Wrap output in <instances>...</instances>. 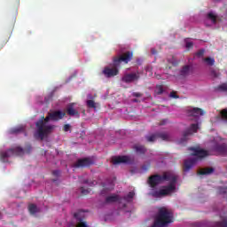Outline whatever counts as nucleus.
Listing matches in <instances>:
<instances>
[{
	"label": "nucleus",
	"mask_w": 227,
	"mask_h": 227,
	"mask_svg": "<svg viewBox=\"0 0 227 227\" xmlns=\"http://www.w3.org/2000/svg\"><path fill=\"white\" fill-rule=\"evenodd\" d=\"M148 184L150 187H157L162 182H170L168 186H165L164 189L160 191H155L152 193L153 198H162V196H169V194L175 192L176 190V176H173L171 173L165 172L162 176L156 174L149 176Z\"/></svg>",
	"instance_id": "1"
},
{
	"label": "nucleus",
	"mask_w": 227,
	"mask_h": 227,
	"mask_svg": "<svg viewBox=\"0 0 227 227\" xmlns=\"http://www.w3.org/2000/svg\"><path fill=\"white\" fill-rule=\"evenodd\" d=\"M67 116V114L61 112V110H56L53 112H49L48 115L42 116L39 121L35 122V127L37 129V135L41 141H43L45 137H48L49 134L56 129L55 125H45L49 123V121H59V120H63Z\"/></svg>",
	"instance_id": "2"
},
{
	"label": "nucleus",
	"mask_w": 227,
	"mask_h": 227,
	"mask_svg": "<svg viewBox=\"0 0 227 227\" xmlns=\"http://www.w3.org/2000/svg\"><path fill=\"white\" fill-rule=\"evenodd\" d=\"M134 58V53L132 51H126L120 55L119 57H114L113 63L109 67H106L103 70L105 77L111 78L118 75L120 74V67L121 63L127 65L129 62L132 61Z\"/></svg>",
	"instance_id": "3"
},
{
	"label": "nucleus",
	"mask_w": 227,
	"mask_h": 227,
	"mask_svg": "<svg viewBox=\"0 0 227 227\" xmlns=\"http://www.w3.org/2000/svg\"><path fill=\"white\" fill-rule=\"evenodd\" d=\"M33 147H31V145L27 144L25 147V150L22 149L20 146H16L11 149H8L5 152L0 153V160L2 162H6V159H9V157H19L20 155H24V152L27 153H31V150Z\"/></svg>",
	"instance_id": "4"
},
{
	"label": "nucleus",
	"mask_w": 227,
	"mask_h": 227,
	"mask_svg": "<svg viewBox=\"0 0 227 227\" xmlns=\"http://www.w3.org/2000/svg\"><path fill=\"white\" fill-rule=\"evenodd\" d=\"M74 217L76 221V227H90L88 223L85 221L86 219V213L82 210H78L76 213L74 214Z\"/></svg>",
	"instance_id": "5"
},
{
	"label": "nucleus",
	"mask_w": 227,
	"mask_h": 227,
	"mask_svg": "<svg viewBox=\"0 0 227 227\" xmlns=\"http://www.w3.org/2000/svg\"><path fill=\"white\" fill-rule=\"evenodd\" d=\"M90 166H93V160H91V158L78 159L73 164V168H90Z\"/></svg>",
	"instance_id": "6"
},
{
	"label": "nucleus",
	"mask_w": 227,
	"mask_h": 227,
	"mask_svg": "<svg viewBox=\"0 0 227 227\" xmlns=\"http://www.w3.org/2000/svg\"><path fill=\"white\" fill-rule=\"evenodd\" d=\"M188 150L192 153V155L197 157L198 159H203L207 157L208 152L204 149H200V147H189Z\"/></svg>",
	"instance_id": "7"
},
{
	"label": "nucleus",
	"mask_w": 227,
	"mask_h": 227,
	"mask_svg": "<svg viewBox=\"0 0 227 227\" xmlns=\"http://www.w3.org/2000/svg\"><path fill=\"white\" fill-rule=\"evenodd\" d=\"M199 129L200 127L198 124H192L189 129L184 131L182 141H187V137H189V136H192L195 132H198Z\"/></svg>",
	"instance_id": "8"
},
{
	"label": "nucleus",
	"mask_w": 227,
	"mask_h": 227,
	"mask_svg": "<svg viewBox=\"0 0 227 227\" xmlns=\"http://www.w3.org/2000/svg\"><path fill=\"white\" fill-rule=\"evenodd\" d=\"M67 114L68 116H74V118H81V114L75 109V103H70L67 106Z\"/></svg>",
	"instance_id": "9"
},
{
	"label": "nucleus",
	"mask_w": 227,
	"mask_h": 227,
	"mask_svg": "<svg viewBox=\"0 0 227 227\" xmlns=\"http://www.w3.org/2000/svg\"><path fill=\"white\" fill-rule=\"evenodd\" d=\"M187 114L188 116L196 118L198 120L200 116H203V114H205V112L201 108L194 107L187 110Z\"/></svg>",
	"instance_id": "10"
},
{
	"label": "nucleus",
	"mask_w": 227,
	"mask_h": 227,
	"mask_svg": "<svg viewBox=\"0 0 227 227\" xmlns=\"http://www.w3.org/2000/svg\"><path fill=\"white\" fill-rule=\"evenodd\" d=\"M139 80V74L132 73V74H124L121 78L122 82H133V81H138Z\"/></svg>",
	"instance_id": "11"
},
{
	"label": "nucleus",
	"mask_w": 227,
	"mask_h": 227,
	"mask_svg": "<svg viewBox=\"0 0 227 227\" xmlns=\"http://www.w3.org/2000/svg\"><path fill=\"white\" fill-rule=\"evenodd\" d=\"M130 162L129 156H117L113 158L114 164H127Z\"/></svg>",
	"instance_id": "12"
},
{
	"label": "nucleus",
	"mask_w": 227,
	"mask_h": 227,
	"mask_svg": "<svg viewBox=\"0 0 227 227\" xmlns=\"http://www.w3.org/2000/svg\"><path fill=\"white\" fill-rule=\"evenodd\" d=\"M194 164H196V159H190V160H184V171L185 173H187V171H191V169H192V166H194Z\"/></svg>",
	"instance_id": "13"
},
{
	"label": "nucleus",
	"mask_w": 227,
	"mask_h": 227,
	"mask_svg": "<svg viewBox=\"0 0 227 227\" xmlns=\"http://www.w3.org/2000/svg\"><path fill=\"white\" fill-rule=\"evenodd\" d=\"M119 200H120V195L113 194L106 198L105 203H116Z\"/></svg>",
	"instance_id": "14"
},
{
	"label": "nucleus",
	"mask_w": 227,
	"mask_h": 227,
	"mask_svg": "<svg viewBox=\"0 0 227 227\" xmlns=\"http://www.w3.org/2000/svg\"><path fill=\"white\" fill-rule=\"evenodd\" d=\"M133 148L137 152V153H140V155H145L147 152L146 147H145V145H135Z\"/></svg>",
	"instance_id": "15"
},
{
	"label": "nucleus",
	"mask_w": 227,
	"mask_h": 227,
	"mask_svg": "<svg viewBox=\"0 0 227 227\" xmlns=\"http://www.w3.org/2000/svg\"><path fill=\"white\" fill-rule=\"evenodd\" d=\"M190 72H191V66L189 65L184 66L180 70V75H182V77H187Z\"/></svg>",
	"instance_id": "16"
},
{
	"label": "nucleus",
	"mask_w": 227,
	"mask_h": 227,
	"mask_svg": "<svg viewBox=\"0 0 227 227\" xmlns=\"http://www.w3.org/2000/svg\"><path fill=\"white\" fill-rule=\"evenodd\" d=\"M214 171V168H206L199 170L198 175H212Z\"/></svg>",
	"instance_id": "17"
},
{
	"label": "nucleus",
	"mask_w": 227,
	"mask_h": 227,
	"mask_svg": "<svg viewBox=\"0 0 227 227\" xmlns=\"http://www.w3.org/2000/svg\"><path fill=\"white\" fill-rule=\"evenodd\" d=\"M216 152H219V153H226L227 152V146L225 144L217 145L215 146Z\"/></svg>",
	"instance_id": "18"
},
{
	"label": "nucleus",
	"mask_w": 227,
	"mask_h": 227,
	"mask_svg": "<svg viewBox=\"0 0 227 227\" xmlns=\"http://www.w3.org/2000/svg\"><path fill=\"white\" fill-rule=\"evenodd\" d=\"M157 136L160 139H162V141H169L170 139L169 134L165 132H158Z\"/></svg>",
	"instance_id": "19"
},
{
	"label": "nucleus",
	"mask_w": 227,
	"mask_h": 227,
	"mask_svg": "<svg viewBox=\"0 0 227 227\" xmlns=\"http://www.w3.org/2000/svg\"><path fill=\"white\" fill-rule=\"evenodd\" d=\"M145 139L148 143H155V141H157V139H159L157 133L150 135V136H146Z\"/></svg>",
	"instance_id": "20"
},
{
	"label": "nucleus",
	"mask_w": 227,
	"mask_h": 227,
	"mask_svg": "<svg viewBox=\"0 0 227 227\" xmlns=\"http://www.w3.org/2000/svg\"><path fill=\"white\" fill-rule=\"evenodd\" d=\"M28 212L32 215H35L38 212V207L35 204H30L28 205Z\"/></svg>",
	"instance_id": "21"
},
{
	"label": "nucleus",
	"mask_w": 227,
	"mask_h": 227,
	"mask_svg": "<svg viewBox=\"0 0 227 227\" xmlns=\"http://www.w3.org/2000/svg\"><path fill=\"white\" fill-rule=\"evenodd\" d=\"M20 132H24V127L22 126H19L10 129V134H19Z\"/></svg>",
	"instance_id": "22"
},
{
	"label": "nucleus",
	"mask_w": 227,
	"mask_h": 227,
	"mask_svg": "<svg viewBox=\"0 0 227 227\" xmlns=\"http://www.w3.org/2000/svg\"><path fill=\"white\" fill-rule=\"evenodd\" d=\"M136 193H134V192H129L127 196L123 197V200L125 201H127L128 203H130V201H132V200L134 199Z\"/></svg>",
	"instance_id": "23"
},
{
	"label": "nucleus",
	"mask_w": 227,
	"mask_h": 227,
	"mask_svg": "<svg viewBox=\"0 0 227 227\" xmlns=\"http://www.w3.org/2000/svg\"><path fill=\"white\" fill-rule=\"evenodd\" d=\"M207 19H209V20H212L213 24H215L217 22V16L214 14V12H208Z\"/></svg>",
	"instance_id": "24"
},
{
	"label": "nucleus",
	"mask_w": 227,
	"mask_h": 227,
	"mask_svg": "<svg viewBox=\"0 0 227 227\" xmlns=\"http://www.w3.org/2000/svg\"><path fill=\"white\" fill-rule=\"evenodd\" d=\"M204 61L207 63V65H208L209 67H214L215 63V59L207 57L204 59Z\"/></svg>",
	"instance_id": "25"
},
{
	"label": "nucleus",
	"mask_w": 227,
	"mask_h": 227,
	"mask_svg": "<svg viewBox=\"0 0 227 227\" xmlns=\"http://www.w3.org/2000/svg\"><path fill=\"white\" fill-rule=\"evenodd\" d=\"M155 93L157 95H162L164 93V87L162 85H157L155 89Z\"/></svg>",
	"instance_id": "26"
},
{
	"label": "nucleus",
	"mask_w": 227,
	"mask_h": 227,
	"mask_svg": "<svg viewBox=\"0 0 227 227\" xmlns=\"http://www.w3.org/2000/svg\"><path fill=\"white\" fill-rule=\"evenodd\" d=\"M87 106L90 109H97V104L93 100H87Z\"/></svg>",
	"instance_id": "27"
},
{
	"label": "nucleus",
	"mask_w": 227,
	"mask_h": 227,
	"mask_svg": "<svg viewBox=\"0 0 227 227\" xmlns=\"http://www.w3.org/2000/svg\"><path fill=\"white\" fill-rule=\"evenodd\" d=\"M113 189H114V184H111L110 188H107V190H102L101 191V195L106 196V194H108V192H111V191H113Z\"/></svg>",
	"instance_id": "28"
},
{
	"label": "nucleus",
	"mask_w": 227,
	"mask_h": 227,
	"mask_svg": "<svg viewBox=\"0 0 227 227\" xmlns=\"http://www.w3.org/2000/svg\"><path fill=\"white\" fill-rule=\"evenodd\" d=\"M215 227H227V220H223L222 222H216Z\"/></svg>",
	"instance_id": "29"
},
{
	"label": "nucleus",
	"mask_w": 227,
	"mask_h": 227,
	"mask_svg": "<svg viewBox=\"0 0 227 227\" xmlns=\"http://www.w3.org/2000/svg\"><path fill=\"white\" fill-rule=\"evenodd\" d=\"M216 90L218 91H227V84L223 83V84L219 85Z\"/></svg>",
	"instance_id": "30"
},
{
	"label": "nucleus",
	"mask_w": 227,
	"mask_h": 227,
	"mask_svg": "<svg viewBox=\"0 0 227 227\" xmlns=\"http://www.w3.org/2000/svg\"><path fill=\"white\" fill-rule=\"evenodd\" d=\"M90 192H91V190H90V189H85L84 187H81V193L83 196H86L87 194H90Z\"/></svg>",
	"instance_id": "31"
},
{
	"label": "nucleus",
	"mask_w": 227,
	"mask_h": 227,
	"mask_svg": "<svg viewBox=\"0 0 227 227\" xmlns=\"http://www.w3.org/2000/svg\"><path fill=\"white\" fill-rule=\"evenodd\" d=\"M221 116H222V120H226L227 121V108L222 110Z\"/></svg>",
	"instance_id": "32"
},
{
	"label": "nucleus",
	"mask_w": 227,
	"mask_h": 227,
	"mask_svg": "<svg viewBox=\"0 0 227 227\" xmlns=\"http://www.w3.org/2000/svg\"><path fill=\"white\" fill-rule=\"evenodd\" d=\"M186 49H192V47H194V43L192 42H187L186 41V45H185Z\"/></svg>",
	"instance_id": "33"
},
{
	"label": "nucleus",
	"mask_w": 227,
	"mask_h": 227,
	"mask_svg": "<svg viewBox=\"0 0 227 227\" xmlns=\"http://www.w3.org/2000/svg\"><path fill=\"white\" fill-rule=\"evenodd\" d=\"M204 54H205V50H200V51L196 53V56H198V58H201V57H203Z\"/></svg>",
	"instance_id": "34"
},
{
	"label": "nucleus",
	"mask_w": 227,
	"mask_h": 227,
	"mask_svg": "<svg viewBox=\"0 0 227 227\" xmlns=\"http://www.w3.org/2000/svg\"><path fill=\"white\" fill-rule=\"evenodd\" d=\"M71 128H72V126H70V124H65L63 130H64V132H68V130H70Z\"/></svg>",
	"instance_id": "35"
},
{
	"label": "nucleus",
	"mask_w": 227,
	"mask_h": 227,
	"mask_svg": "<svg viewBox=\"0 0 227 227\" xmlns=\"http://www.w3.org/2000/svg\"><path fill=\"white\" fill-rule=\"evenodd\" d=\"M132 97H136L137 98H140V97H143V93L140 92H133Z\"/></svg>",
	"instance_id": "36"
},
{
	"label": "nucleus",
	"mask_w": 227,
	"mask_h": 227,
	"mask_svg": "<svg viewBox=\"0 0 227 227\" xmlns=\"http://www.w3.org/2000/svg\"><path fill=\"white\" fill-rule=\"evenodd\" d=\"M170 97L172 98H179L178 95L175 91L170 92Z\"/></svg>",
	"instance_id": "37"
},
{
	"label": "nucleus",
	"mask_w": 227,
	"mask_h": 227,
	"mask_svg": "<svg viewBox=\"0 0 227 227\" xmlns=\"http://www.w3.org/2000/svg\"><path fill=\"white\" fill-rule=\"evenodd\" d=\"M211 75H213V77H219V73L215 72V70L211 71Z\"/></svg>",
	"instance_id": "38"
},
{
	"label": "nucleus",
	"mask_w": 227,
	"mask_h": 227,
	"mask_svg": "<svg viewBox=\"0 0 227 227\" xmlns=\"http://www.w3.org/2000/svg\"><path fill=\"white\" fill-rule=\"evenodd\" d=\"M171 65L172 67H176V65H178V61L175 60V59L172 58Z\"/></svg>",
	"instance_id": "39"
},
{
	"label": "nucleus",
	"mask_w": 227,
	"mask_h": 227,
	"mask_svg": "<svg viewBox=\"0 0 227 227\" xmlns=\"http://www.w3.org/2000/svg\"><path fill=\"white\" fill-rule=\"evenodd\" d=\"M59 170H54L53 172H52V175L54 176H59Z\"/></svg>",
	"instance_id": "40"
},
{
	"label": "nucleus",
	"mask_w": 227,
	"mask_h": 227,
	"mask_svg": "<svg viewBox=\"0 0 227 227\" xmlns=\"http://www.w3.org/2000/svg\"><path fill=\"white\" fill-rule=\"evenodd\" d=\"M151 53L153 54V55L157 54V50H155L154 48H152L151 49Z\"/></svg>",
	"instance_id": "41"
},
{
	"label": "nucleus",
	"mask_w": 227,
	"mask_h": 227,
	"mask_svg": "<svg viewBox=\"0 0 227 227\" xmlns=\"http://www.w3.org/2000/svg\"><path fill=\"white\" fill-rule=\"evenodd\" d=\"M168 121V120H164L161 122H160V125H166V122Z\"/></svg>",
	"instance_id": "42"
},
{
	"label": "nucleus",
	"mask_w": 227,
	"mask_h": 227,
	"mask_svg": "<svg viewBox=\"0 0 227 227\" xmlns=\"http://www.w3.org/2000/svg\"><path fill=\"white\" fill-rule=\"evenodd\" d=\"M83 183H84V184H88V180H85Z\"/></svg>",
	"instance_id": "43"
},
{
	"label": "nucleus",
	"mask_w": 227,
	"mask_h": 227,
	"mask_svg": "<svg viewBox=\"0 0 227 227\" xmlns=\"http://www.w3.org/2000/svg\"><path fill=\"white\" fill-rule=\"evenodd\" d=\"M134 102H137V99H134Z\"/></svg>",
	"instance_id": "44"
}]
</instances>
